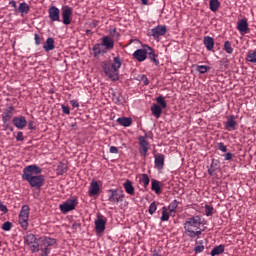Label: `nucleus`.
Wrapping results in <instances>:
<instances>
[{
  "label": "nucleus",
  "mask_w": 256,
  "mask_h": 256,
  "mask_svg": "<svg viewBox=\"0 0 256 256\" xmlns=\"http://www.w3.org/2000/svg\"><path fill=\"white\" fill-rule=\"evenodd\" d=\"M43 169L37 164L28 165L23 169L22 179L29 183L30 187L41 189L45 185V176H43Z\"/></svg>",
  "instance_id": "obj_1"
},
{
  "label": "nucleus",
  "mask_w": 256,
  "mask_h": 256,
  "mask_svg": "<svg viewBox=\"0 0 256 256\" xmlns=\"http://www.w3.org/2000/svg\"><path fill=\"white\" fill-rule=\"evenodd\" d=\"M201 216L196 215L191 218H188L184 223V231L187 237L190 239H195V237H201L203 230H201Z\"/></svg>",
  "instance_id": "obj_2"
},
{
  "label": "nucleus",
  "mask_w": 256,
  "mask_h": 256,
  "mask_svg": "<svg viewBox=\"0 0 256 256\" xmlns=\"http://www.w3.org/2000/svg\"><path fill=\"white\" fill-rule=\"evenodd\" d=\"M121 65H123V61L121 57L116 56L113 58V63L110 65L109 63L105 62L102 66L103 71L109 79L112 81H117L119 79V69H121Z\"/></svg>",
  "instance_id": "obj_3"
},
{
  "label": "nucleus",
  "mask_w": 256,
  "mask_h": 256,
  "mask_svg": "<svg viewBox=\"0 0 256 256\" xmlns=\"http://www.w3.org/2000/svg\"><path fill=\"white\" fill-rule=\"evenodd\" d=\"M108 201L113 205L123 203L125 199V192L123 189H110L108 190Z\"/></svg>",
  "instance_id": "obj_4"
},
{
  "label": "nucleus",
  "mask_w": 256,
  "mask_h": 256,
  "mask_svg": "<svg viewBox=\"0 0 256 256\" xmlns=\"http://www.w3.org/2000/svg\"><path fill=\"white\" fill-rule=\"evenodd\" d=\"M24 243L28 245L32 253H39V242H37L35 234H26L24 236Z\"/></svg>",
  "instance_id": "obj_5"
},
{
  "label": "nucleus",
  "mask_w": 256,
  "mask_h": 256,
  "mask_svg": "<svg viewBox=\"0 0 256 256\" xmlns=\"http://www.w3.org/2000/svg\"><path fill=\"white\" fill-rule=\"evenodd\" d=\"M79 201L77 198H72L66 200L64 203L60 204L59 209L62 213H69L70 211H75Z\"/></svg>",
  "instance_id": "obj_6"
},
{
  "label": "nucleus",
  "mask_w": 256,
  "mask_h": 256,
  "mask_svg": "<svg viewBox=\"0 0 256 256\" xmlns=\"http://www.w3.org/2000/svg\"><path fill=\"white\" fill-rule=\"evenodd\" d=\"M138 142H139V153H140V155L142 157H147V153H149V149H151V146L149 145V142L143 136L138 137Z\"/></svg>",
  "instance_id": "obj_7"
},
{
  "label": "nucleus",
  "mask_w": 256,
  "mask_h": 256,
  "mask_svg": "<svg viewBox=\"0 0 256 256\" xmlns=\"http://www.w3.org/2000/svg\"><path fill=\"white\" fill-rule=\"evenodd\" d=\"M73 19V8L65 6L62 8V23L64 25H71Z\"/></svg>",
  "instance_id": "obj_8"
},
{
  "label": "nucleus",
  "mask_w": 256,
  "mask_h": 256,
  "mask_svg": "<svg viewBox=\"0 0 256 256\" xmlns=\"http://www.w3.org/2000/svg\"><path fill=\"white\" fill-rule=\"evenodd\" d=\"M147 48H149V46L146 45L143 48L134 51L132 54L133 59L138 61V63H143V61L147 59Z\"/></svg>",
  "instance_id": "obj_9"
},
{
  "label": "nucleus",
  "mask_w": 256,
  "mask_h": 256,
  "mask_svg": "<svg viewBox=\"0 0 256 256\" xmlns=\"http://www.w3.org/2000/svg\"><path fill=\"white\" fill-rule=\"evenodd\" d=\"M167 33V26L165 25H158L155 26L150 30V35L153 37V39H159L160 37H163Z\"/></svg>",
  "instance_id": "obj_10"
},
{
  "label": "nucleus",
  "mask_w": 256,
  "mask_h": 256,
  "mask_svg": "<svg viewBox=\"0 0 256 256\" xmlns=\"http://www.w3.org/2000/svg\"><path fill=\"white\" fill-rule=\"evenodd\" d=\"M48 17L52 23L61 21V10L57 6H51L48 9Z\"/></svg>",
  "instance_id": "obj_11"
},
{
  "label": "nucleus",
  "mask_w": 256,
  "mask_h": 256,
  "mask_svg": "<svg viewBox=\"0 0 256 256\" xmlns=\"http://www.w3.org/2000/svg\"><path fill=\"white\" fill-rule=\"evenodd\" d=\"M237 125L235 115H230L227 117V121L224 122V129L226 131H237Z\"/></svg>",
  "instance_id": "obj_12"
},
{
  "label": "nucleus",
  "mask_w": 256,
  "mask_h": 256,
  "mask_svg": "<svg viewBox=\"0 0 256 256\" xmlns=\"http://www.w3.org/2000/svg\"><path fill=\"white\" fill-rule=\"evenodd\" d=\"M94 225L96 233H103L105 231V225H107V218L105 216H98Z\"/></svg>",
  "instance_id": "obj_13"
},
{
  "label": "nucleus",
  "mask_w": 256,
  "mask_h": 256,
  "mask_svg": "<svg viewBox=\"0 0 256 256\" xmlns=\"http://www.w3.org/2000/svg\"><path fill=\"white\" fill-rule=\"evenodd\" d=\"M53 245H57V239L47 236L40 238V247L49 249V247H53Z\"/></svg>",
  "instance_id": "obj_14"
},
{
  "label": "nucleus",
  "mask_w": 256,
  "mask_h": 256,
  "mask_svg": "<svg viewBox=\"0 0 256 256\" xmlns=\"http://www.w3.org/2000/svg\"><path fill=\"white\" fill-rule=\"evenodd\" d=\"M13 111H15V107L10 106L4 110L2 113V123L3 125H7L11 119H13Z\"/></svg>",
  "instance_id": "obj_15"
},
{
  "label": "nucleus",
  "mask_w": 256,
  "mask_h": 256,
  "mask_svg": "<svg viewBox=\"0 0 256 256\" xmlns=\"http://www.w3.org/2000/svg\"><path fill=\"white\" fill-rule=\"evenodd\" d=\"M237 30L241 35H247V33H249V23H247V20H239L237 22Z\"/></svg>",
  "instance_id": "obj_16"
},
{
  "label": "nucleus",
  "mask_w": 256,
  "mask_h": 256,
  "mask_svg": "<svg viewBox=\"0 0 256 256\" xmlns=\"http://www.w3.org/2000/svg\"><path fill=\"white\" fill-rule=\"evenodd\" d=\"M101 44L103 45L104 49H106V51H111L115 47V41H113L111 36H103Z\"/></svg>",
  "instance_id": "obj_17"
},
{
  "label": "nucleus",
  "mask_w": 256,
  "mask_h": 256,
  "mask_svg": "<svg viewBox=\"0 0 256 256\" xmlns=\"http://www.w3.org/2000/svg\"><path fill=\"white\" fill-rule=\"evenodd\" d=\"M99 191H101V186H99V182L92 180L88 191L89 197H95V195H99Z\"/></svg>",
  "instance_id": "obj_18"
},
{
  "label": "nucleus",
  "mask_w": 256,
  "mask_h": 256,
  "mask_svg": "<svg viewBox=\"0 0 256 256\" xmlns=\"http://www.w3.org/2000/svg\"><path fill=\"white\" fill-rule=\"evenodd\" d=\"M154 165L158 171H161L163 167H165V155L163 154H156L154 157Z\"/></svg>",
  "instance_id": "obj_19"
},
{
  "label": "nucleus",
  "mask_w": 256,
  "mask_h": 256,
  "mask_svg": "<svg viewBox=\"0 0 256 256\" xmlns=\"http://www.w3.org/2000/svg\"><path fill=\"white\" fill-rule=\"evenodd\" d=\"M12 123L16 129H23L24 127H27V119H25L24 116L13 118Z\"/></svg>",
  "instance_id": "obj_20"
},
{
  "label": "nucleus",
  "mask_w": 256,
  "mask_h": 256,
  "mask_svg": "<svg viewBox=\"0 0 256 256\" xmlns=\"http://www.w3.org/2000/svg\"><path fill=\"white\" fill-rule=\"evenodd\" d=\"M147 56L148 59L156 65V67H159V59H157L159 56L155 53V50H153L151 46H148L147 48Z\"/></svg>",
  "instance_id": "obj_21"
},
{
  "label": "nucleus",
  "mask_w": 256,
  "mask_h": 256,
  "mask_svg": "<svg viewBox=\"0 0 256 256\" xmlns=\"http://www.w3.org/2000/svg\"><path fill=\"white\" fill-rule=\"evenodd\" d=\"M92 51L94 52V57H99V55H105L107 49L104 48L102 43H97L93 46Z\"/></svg>",
  "instance_id": "obj_22"
},
{
  "label": "nucleus",
  "mask_w": 256,
  "mask_h": 256,
  "mask_svg": "<svg viewBox=\"0 0 256 256\" xmlns=\"http://www.w3.org/2000/svg\"><path fill=\"white\" fill-rule=\"evenodd\" d=\"M203 43L207 51H213V49H215V39H213V37L205 36L203 39Z\"/></svg>",
  "instance_id": "obj_23"
},
{
  "label": "nucleus",
  "mask_w": 256,
  "mask_h": 256,
  "mask_svg": "<svg viewBox=\"0 0 256 256\" xmlns=\"http://www.w3.org/2000/svg\"><path fill=\"white\" fill-rule=\"evenodd\" d=\"M31 8L27 2H21L18 6L17 12L23 17V15H28Z\"/></svg>",
  "instance_id": "obj_24"
},
{
  "label": "nucleus",
  "mask_w": 256,
  "mask_h": 256,
  "mask_svg": "<svg viewBox=\"0 0 256 256\" xmlns=\"http://www.w3.org/2000/svg\"><path fill=\"white\" fill-rule=\"evenodd\" d=\"M117 123L120 124L122 127H131L133 124V118L131 117H119L117 119Z\"/></svg>",
  "instance_id": "obj_25"
},
{
  "label": "nucleus",
  "mask_w": 256,
  "mask_h": 256,
  "mask_svg": "<svg viewBox=\"0 0 256 256\" xmlns=\"http://www.w3.org/2000/svg\"><path fill=\"white\" fill-rule=\"evenodd\" d=\"M43 49L44 51H46V53H49V51H53V49H55V39H53L52 37L47 38Z\"/></svg>",
  "instance_id": "obj_26"
},
{
  "label": "nucleus",
  "mask_w": 256,
  "mask_h": 256,
  "mask_svg": "<svg viewBox=\"0 0 256 256\" xmlns=\"http://www.w3.org/2000/svg\"><path fill=\"white\" fill-rule=\"evenodd\" d=\"M123 187L128 195H135V187L133 186V182H131V180H126Z\"/></svg>",
  "instance_id": "obj_27"
},
{
  "label": "nucleus",
  "mask_w": 256,
  "mask_h": 256,
  "mask_svg": "<svg viewBox=\"0 0 256 256\" xmlns=\"http://www.w3.org/2000/svg\"><path fill=\"white\" fill-rule=\"evenodd\" d=\"M161 182L159 180L153 179L151 181V189L156 193V195H161Z\"/></svg>",
  "instance_id": "obj_28"
},
{
  "label": "nucleus",
  "mask_w": 256,
  "mask_h": 256,
  "mask_svg": "<svg viewBox=\"0 0 256 256\" xmlns=\"http://www.w3.org/2000/svg\"><path fill=\"white\" fill-rule=\"evenodd\" d=\"M150 111L152 115L156 117V119H159L161 117V113H163L161 106H159L158 104H153L150 108Z\"/></svg>",
  "instance_id": "obj_29"
},
{
  "label": "nucleus",
  "mask_w": 256,
  "mask_h": 256,
  "mask_svg": "<svg viewBox=\"0 0 256 256\" xmlns=\"http://www.w3.org/2000/svg\"><path fill=\"white\" fill-rule=\"evenodd\" d=\"M223 253H225V245L220 244L218 246H215L211 252L210 255L211 256H216V255H223Z\"/></svg>",
  "instance_id": "obj_30"
},
{
  "label": "nucleus",
  "mask_w": 256,
  "mask_h": 256,
  "mask_svg": "<svg viewBox=\"0 0 256 256\" xmlns=\"http://www.w3.org/2000/svg\"><path fill=\"white\" fill-rule=\"evenodd\" d=\"M19 223L24 231L29 228V216H19Z\"/></svg>",
  "instance_id": "obj_31"
},
{
  "label": "nucleus",
  "mask_w": 256,
  "mask_h": 256,
  "mask_svg": "<svg viewBox=\"0 0 256 256\" xmlns=\"http://www.w3.org/2000/svg\"><path fill=\"white\" fill-rule=\"evenodd\" d=\"M246 61L256 65V49L248 51V53L246 55Z\"/></svg>",
  "instance_id": "obj_32"
},
{
  "label": "nucleus",
  "mask_w": 256,
  "mask_h": 256,
  "mask_svg": "<svg viewBox=\"0 0 256 256\" xmlns=\"http://www.w3.org/2000/svg\"><path fill=\"white\" fill-rule=\"evenodd\" d=\"M220 5L221 3L219 2V0H209L210 11H212L213 13H217V11H219Z\"/></svg>",
  "instance_id": "obj_33"
},
{
  "label": "nucleus",
  "mask_w": 256,
  "mask_h": 256,
  "mask_svg": "<svg viewBox=\"0 0 256 256\" xmlns=\"http://www.w3.org/2000/svg\"><path fill=\"white\" fill-rule=\"evenodd\" d=\"M179 207V201H177L176 199L173 200L169 205H168V210L170 213H173L175 215V213H177V208Z\"/></svg>",
  "instance_id": "obj_34"
},
{
  "label": "nucleus",
  "mask_w": 256,
  "mask_h": 256,
  "mask_svg": "<svg viewBox=\"0 0 256 256\" xmlns=\"http://www.w3.org/2000/svg\"><path fill=\"white\" fill-rule=\"evenodd\" d=\"M203 251H205V242L203 240H200L198 245H196L194 247V253L199 254V253H203Z\"/></svg>",
  "instance_id": "obj_35"
},
{
  "label": "nucleus",
  "mask_w": 256,
  "mask_h": 256,
  "mask_svg": "<svg viewBox=\"0 0 256 256\" xmlns=\"http://www.w3.org/2000/svg\"><path fill=\"white\" fill-rule=\"evenodd\" d=\"M224 51L228 53V55H233V44H231V41H225L224 42Z\"/></svg>",
  "instance_id": "obj_36"
},
{
  "label": "nucleus",
  "mask_w": 256,
  "mask_h": 256,
  "mask_svg": "<svg viewBox=\"0 0 256 256\" xmlns=\"http://www.w3.org/2000/svg\"><path fill=\"white\" fill-rule=\"evenodd\" d=\"M31 211V208H29V205H23L19 217H29V212Z\"/></svg>",
  "instance_id": "obj_37"
},
{
  "label": "nucleus",
  "mask_w": 256,
  "mask_h": 256,
  "mask_svg": "<svg viewBox=\"0 0 256 256\" xmlns=\"http://www.w3.org/2000/svg\"><path fill=\"white\" fill-rule=\"evenodd\" d=\"M149 175L147 174H142L140 177V183L143 184V187L146 189V187L149 186Z\"/></svg>",
  "instance_id": "obj_38"
},
{
  "label": "nucleus",
  "mask_w": 256,
  "mask_h": 256,
  "mask_svg": "<svg viewBox=\"0 0 256 256\" xmlns=\"http://www.w3.org/2000/svg\"><path fill=\"white\" fill-rule=\"evenodd\" d=\"M215 171H217V163H215V160H212L210 167L208 168V174L213 176Z\"/></svg>",
  "instance_id": "obj_39"
},
{
  "label": "nucleus",
  "mask_w": 256,
  "mask_h": 256,
  "mask_svg": "<svg viewBox=\"0 0 256 256\" xmlns=\"http://www.w3.org/2000/svg\"><path fill=\"white\" fill-rule=\"evenodd\" d=\"M156 101H157V103H159V105L162 109L167 108V102L165 101V98L163 96H158L156 98Z\"/></svg>",
  "instance_id": "obj_40"
},
{
  "label": "nucleus",
  "mask_w": 256,
  "mask_h": 256,
  "mask_svg": "<svg viewBox=\"0 0 256 256\" xmlns=\"http://www.w3.org/2000/svg\"><path fill=\"white\" fill-rule=\"evenodd\" d=\"M169 212H167V207H162V216H161V221H169Z\"/></svg>",
  "instance_id": "obj_41"
},
{
  "label": "nucleus",
  "mask_w": 256,
  "mask_h": 256,
  "mask_svg": "<svg viewBox=\"0 0 256 256\" xmlns=\"http://www.w3.org/2000/svg\"><path fill=\"white\" fill-rule=\"evenodd\" d=\"M209 66L207 65H198L196 66V71H198V73H201V74H205L207 73V71H209Z\"/></svg>",
  "instance_id": "obj_42"
},
{
  "label": "nucleus",
  "mask_w": 256,
  "mask_h": 256,
  "mask_svg": "<svg viewBox=\"0 0 256 256\" xmlns=\"http://www.w3.org/2000/svg\"><path fill=\"white\" fill-rule=\"evenodd\" d=\"M57 171H58L59 175H65V172L67 171V165L60 163L57 167Z\"/></svg>",
  "instance_id": "obj_43"
},
{
  "label": "nucleus",
  "mask_w": 256,
  "mask_h": 256,
  "mask_svg": "<svg viewBox=\"0 0 256 256\" xmlns=\"http://www.w3.org/2000/svg\"><path fill=\"white\" fill-rule=\"evenodd\" d=\"M110 37H115L116 39H119L121 37V34L117 32V28H112L109 30Z\"/></svg>",
  "instance_id": "obj_44"
},
{
  "label": "nucleus",
  "mask_w": 256,
  "mask_h": 256,
  "mask_svg": "<svg viewBox=\"0 0 256 256\" xmlns=\"http://www.w3.org/2000/svg\"><path fill=\"white\" fill-rule=\"evenodd\" d=\"M13 227V223L6 221L2 224V230L3 231H9L10 229H12Z\"/></svg>",
  "instance_id": "obj_45"
},
{
  "label": "nucleus",
  "mask_w": 256,
  "mask_h": 256,
  "mask_svg": "<svg viewBox=\"0 0 256 256\" xmlns=\"http://www.w3.org/2000/svg\"><path fill=\"white\" fill-rule=\"evenodd\" d=\"M155 211H157V204L155 202H152L149 206L148 213L150 215H154Z\"/></svg>",
  "instance_id": "obj_46"
},
{
  "label": "nucleus",
  "mask_w": 256,
  "mask_h": 256,
  "mask_svg": "<svg viewBox=\"0 0 256 256\" xmlns=\"http://www.w3.org/2000/svg\"><path fill=\"white\" fill-rule=\"evenodd\" d=\"M205 213L207 217H211L213 215V206L205 205Z\"/></svg>",
  "instance_id": "obj_47"
},
{
  "label": "nucleus",
  "mask_w": 256,
  "mask_h": 256,
  "mask_svg": "<svg viewBox=\"0 0 256 256\" xmlns=\"http://www.w3.org/2000/svg\"><path fill=\"white\" fill-rule=\"evenodd\" d=\"M40 251H41L40 256H49V254L51 253V248L40 247Z\"/></svg>",
  "instance_id": "obj_48"
},
{
  "label": "nucleus",
  "mask_w": 256,
  "mask_h": 256,
  "mask_svg": "<svg viewBox=\"0 0 256 256\" xmlns=\"http://www.w3.org/2000/svg\"><path fill=\"white\" fill-rule=\"evenodd\" d=\"M140 81L143 82V85H149V78H147V75L145 74L140 76Z\"/></svg>",
  "instance_id": "obj_49"
},
{
  "label": "nucleus",
  "mask_w": 256,
  "mask_h": 256,
  "mask_svg": "<svg viewBox=\"0 0 256 256\" xmlns=\"http://www.w3.org/2000/svg\"><path fill=\"white\" fill-rule=\"evenodd\" d=\"M218 149L222 151V153H227V146H225L223 142L218 143Z\"/></svg>",
  "instance_id": "obj_50"
},
{
  "label": "nucleus",
  "mask_w": 256,
  "mask_h": 256,
  "mask_svg": "<svg viewBox=\"0 0 256 256\" xmlns=\"http://www.w3.org/2000/svg\"><path fill=\"white\" fill-rule=\"evenodd\" d=\"M61 109H62V113H64V115H71V110L68 108V106L62 105Z\"/></svg>",
  "instance_id": "obj_51"
},
{
  "label": "nucleus",
  "mask_w": 256,
  "mask_h": 256,
  "mask_svg": "<svg viewBox=\"0 0 256 256\" xmlns=\"http://www.w3.org/2000/svg\"><path fill=\"white\" fill-rule=\"evenodd\" d=\"M0 211H2V213H8L9 209H7V207L5 206V204H3L2 201H0Z\"/></svg>",
  "instance_id": "obj_52"
},
{
  "label": "nucleus",
  "mask_w": 256,
  "mask_h": 256,
  "mask_svg": "<svg viewBox=\"0 0 256 256\" xmlns=\"http://www.w3.org/2000/svg\"><path fill=\"white\" fill-rule=\"evenodd\" d=\"M25 137L23 136V132H17L16 141H24Z\"/></svg>",
  "instance_id": "obj_53"
},
{
  "label": "nucleus",
  "mask_w": 256,
  "mask_h": 256,
  "mask_svg": "<svg viewBox=\"0 0 256 256\" xmlns=\"http://www.w3.org/2000/svg\"><path fill=\"white\" fill-rule=\"evenodd\" d=\"M224 159H225V161H231V159H233V153L228 152V153L224 154Z\"/></svg>",
  "instance_id": "obj_54"
},
{
  "label": "nucleus",
  "mask_w": 256,
  "mask_h": 256,
  "mask_svg": "<svg viewBox=\"0 0 256 256\" xmlns=\"http://www.w3.org/2000/svg\"><path fill=\"white\" fill-rule=\"evenodd\" d=\"M35 45H39L41 43V36L39 34L34 35Z\"/></svg>",
  "instance_id": "obj_55"
},
{
  "label": "nucleus",
  "mask_w": 256,
  "mask_h": 256,
  "mask_svg": "<svg viewBox=\"0 0 256 256\" xmlns=\"http://www.w3.org/2000/svg\"><path fill=\"white\" fill-rule=\"evenodd\" d=\"M9 5H10V7H13V9H14V11L17 13V2H15V0H11L10 2H9Z\"/></svg>",
  "instance_id": "obj_56"
},
{
  "label": "nucleus",
  "mask_w": 256,
  "mask_h": 256,
  "mask_svg": "<svg viewBox=\"0 0 256 256\" xmlns=\"http://www.w3.org/2000/svg\"><path fill=\"white\" fill-rule=\"evenodd\" d=\"M77 229H81V224L80 223H77V222H74L72 224V230L73 231H77Z\"/></svg>",
  "instance_id": "obj_57"
},
{
  "label": "nucleus",
  "mask_w": 256,
  "mask_h": 256,
  "mask_svg": "<svg viewBox=\"0 0 256 256\" xmlns=\"http://www.w3.org/2000/svg\"><path fill=\"white\" fill-rule=\"evenodd\" d=\"M28 129H30V131H35L36 127H35V122L30 121L28 123Z\"/></svg>",
  "instance_id": "obj_58"
},
{
  "label": "nucleus",
  "mask_w": 256,
  "mask_h": 256,
  "mask_svg": "<svg viewBox=\"0 0 256 256\" xmlns=\"http://www.w3.org/2000/svg\"><path fill=\"white\" fill-rule=\"evenodd\" d=\"M110 153L117 154V153H119V149L115 146H111Z\"/></svg>",
  "instance_id": "obj_59"
},
{
  "label": "nucleus",
  "mask_w": 256,
  "mask_h": 256,
  "mask_svg": "<svg viewBox=\"0 0 256 256\" xmlns=\"http://www.w3.org/2000/svg\"><path fill=\"white\" fill-rule=\"evenodd\" d=\"M70 104L72 105V107H79V101L77 100H70Z\"/></svg>",
  "instance_id": "obj_60"
},
{
  "label": "nucleus",
  "mask_w": 256,
  "mask_h": 256,
  "mask_svg": "<svg viewBox=\"0 0 256 256\" xmlns=\"http://www.w3.org/2000/svg\"><path fill=\"white\" fill-rule=\"evenodd\" d=\"M142 5H149V0H141Z\"/></svg>",
  "instance_id": "obj_61"
},
{
  "label": "nucleus",
  "mask_w": 256,
  "mask_h": 256,
  "mask_svg": "<svg viewBox=\"0 0 256 256\" xmlns=\"http://www.w3.org/2000/svg\"><path fill=\"white\" fill-rule=\"evenodd\" d=\"M152 256H161V254H159L157 251H154Z\"/></svg>",
  "instance_id": "obj_62"
},
{
  "label": "nucleus",
  "mask_w": 256,
  "mask_h": 256,
  "mask_svg": "<svg viewBox=\"0 0 256 256\" xmlns=\"http://www.w3.org/2000/svg\"><path fill=\"white\" fill-rule=\"evenodd\" d=\"M93 33L91 30H86V35H91Z\"/></svg>",
  "instance_id": "obj_63"
},
{
  "label": "nucleus",
  "mask_w": 256,
  "mask_h": 256,
  "mask_svg": "<svg viewBox=\"0 0 256 256\" xmlns=\"http://www.w3.org/2000/svg\"><path fill=\"white\" fill-rule=\"evenodd\" d=\"M4 127H5V129H9V124L8 123H6V124H4Z\"/></svg>",
  "instance_id": "obj_64"
}]
</instances>
